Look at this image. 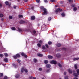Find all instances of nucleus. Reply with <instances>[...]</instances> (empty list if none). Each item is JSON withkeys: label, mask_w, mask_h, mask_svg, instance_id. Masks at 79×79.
<instances>
[{"label": "nucleus", "mask_w": 79, "mask_h": 79, "mask_svg": "<svg viewBox=\"0 0 79 79\" xmlns=\"http://www.w3.org/2000/svg\"><path fill=\"white\" fill-rule=\"evenodd\" d=\"M13 57L15 59H16L17 58H19V57H20V55L19 54H17L15 56H14Z\"/></svg>", "instance_id": "20e7f679"}, {"label": "nucleus", "mask_w": 79, "mask_h": 79, "mask_svg": "<svg viewBox=\"0 0 79 79\" xmlns=\"http://www.w3.org/2000/svg\"><path fill=\"white\" fill-rule=\"evenodd\" d=\"M50 70L49 69H48L46 71V73H50Z\"/></svg>", "instance_id": "393cba45"}, {"label": "nucleus", "mask_w": 79, "mask_h": 79, "mask_svg": "<svg viewBox=\"0 0 79 79\" xmlns=\"http://www.w3.org/2000/svg\"><path fill=\"white\" fill-rule=\"evenodd\" d=\"M44 63L47 64V63H48V61L47 60H45L44 61Z\"/></svg>", "instance_id": "c85d7f7f"}, {"label": "nucleus", "mask_w": 79, "mask_h": 79, "mask_svg": "<svg viewBox=\"0 0 79 79\" xmlns=\"http://www.w3.org/2000/svg\"><path fill=\"white\" fill-rule=\"evenodd\" d=\"M24 23H25V21H24L21 20L20 22V24H24Z\"/></svg>", "instance_id": "f8f14e48"}, {"label": "nucleus", "mask_w": 79, "mask_h": 79, "mask_svg": "<svg viewBox=\"0 0 79 79\" xmlns=\"http://www.w3.org/2000/svg\"><path fill=\"white\" fill-rule=\"evenodd\" d=\"M68 1L69 2H71V3L73 2V1H72V0H68Z\"/></svg>", "instance_id": "8fccbe9b"}, {"label": "nucleus", "mask_w": 79, "mask_h": 79, "mask_svg": "<svg viewBox=\"0 0 79 79\" xmlns=\"http://www.w3.org/2000/svg\"><path fill=\"white\" fill-rule=\"evenodd\" d=\"M19 77V74H17L15 76V77L16 78H18V77Z\"/></svg>", "instance_id": "5701e85b"}, {"label": "nucleus", "mask_w": 79, "mask_h": 79, "mask_svg": "<svg viewBox=\"0 0 79 79\" xmlns=\"http://www.w3.org/2000/svg\"><path fill=\"white\" fill-rule=\"evenodd\" d=\"M73 79H78L77 77H74V78Z\"/></svg>", "instance_id": "052dcab7"}, {"label": "nucleus", "mask_w": 79, "mask_h": 79, "mask_svg": "<svg viewBox=\"0 0 79 79\" xmlns=\"http://www.w3.org/2000/svg\"><path fill=\"white\" fill-rule=\"evenodd\" d=\"M31 9H32V10H33L34 9V7H32L31 8Z\"/></svg>", "instance_id": "0e129e2a"}, {"label": "nucleus", "mask_w": 79, "mask_h": 79, "mask_svg": "<svg viewBox=\"0 0 79 79\" xmlns=\"http://www.w3.org/2000/svg\"><path fill=\"white\" fill-rule=\"evenodd\" d=\"M52 64H56L57 63V62L56 61L52 60L50 62Z\"/></svg>", "instance_id": "423d86ee"}, {"label": "nucleus", "mask_w": 79, "mask_h": 79, "mask_svg": "<svg viewBox=\"0 0 79 79\" xmlns=\"http://www.w3.org/2000/svg\"><path fill=\"white\" fill-rule=\"evenodd\" d=\"M52 19V18L51 17H49L48 18V20L50 21Z\"/></svg>", "instance_id": "c03bdc74"}, {"label": "nucleus", "mask_w": 79, "mask_h": 79, "mask_svg": "<svg viewBox=\"0 0 79 79\" xmlns=\"http://www.w3.org/2000/svg\"><path fill=\"white\" fill-rule=\"evenodd\" d=\"M68 71L70 73H72V71L71 70V69H68Z\"/></svg>", "instance_id": "2eb2a0df"}, {"label": "nucleus", "mask_w": 79, "mask_h": 79, "mask_svg": "<svg viewBox=\"0 0 79 79\" xmlns=\"http://www.w3.org/2000/svg\"><path fill=\"white\" fill-rule=\"evenodd\" d=\"M3 55L2 54H0V57H3Z\"/></svg>", "instance_id": "58836bf2"}, {"label": "nucleus", "mask_w": 79, "mask_h": 79, "mask_svg": "<svg viewBox=\"0 0 79 79\" xmlns=\"http://www.w3.org/2000/svg\"><path fill=\"white\" fill-rule=\"evenodd\" d=\"M13 8L14 9H16V6H13Z\"/></svg>", "instance_id": "3c124183"}, {"label": "nucleus", "mask_w": 79, "mask_h": 79, "mask_svg": "<svg viewBox=\"0 0 79 79\" xmlns=\"http://www.w3.org/2000/svg\"><path fill=\"white\" fill-rule=\"evenodd\" d=\"M21 55H22V56H25V58H27V55L24 54V53H21Z\"/></svg>", "instance_id": "1a4fd4ad"}, {"label": "nucleus", "mask_w": 79, "mask_h": 79, "mask_svg": "<svg viewBox=\"0 0 79 79\" xmlns=\"http://www.w3.org/2000/svg\"><path fill=\"white\" fill-rule=\"evenodd\" d=\"M57 47H60V46H61V44L60 43L58 44H57Z\"/></svg>", "instance_id": "72a5a7b5"}, {"label": "nucleus", "mask_w": 79, "mask_h": 79, "mask_svg": "<svg viewBox=\"0 0 79 79\" xmlns=\"http://www.w3.org/2000/svg\"><path fill=\"white\" fill-rule=\"evenodd\" d=\"M33 79H36V78H35V77H33Z\"/></svg>", "instance_id": "e2e57ef3"}, {"label": "nucleus", "mask_w": 79, "mask_h": 79, "mask_svg": "<svg viewBox=\"0 0 79 79\" xmlns=\"http://www.w3.org/2000/svg\"><path fill=\"white\" fill-rule=\"evenodd\" d=\"M5 3L6 5H8L9 6L11 5V2L9 3V2L8 1H6Z\"/></svg>", "instance_id": "39448f33"}, {"label": "nucleus", "mask_w": 79, "mask_h": 79, "mask_svg": "<svg viewBox=\"0 0 79 79\" xmlns=\"http://www.w3.org/2000/svg\"><path fill=\"white\" fill-rule=\"evenodd\" d=\"M42 49L43 50H45V46H43L42 47Z\"/></svg>", "instance_id": "b1692460"}, {"label": "nucleus", "mask_w": 79, "mask_h": 79, "mask_svg": "<svg viewBox=\"0 0 79 79\" xmlns=\"http://www.w3.org/2000/svg\"><path fill=\"white\" fill-rule=\"evenodd\" d=\"M61 15H62V16L64 17L65 16V14H64V13H63L61 14Z\"/></svg>", "instance_id": "bb28decb"}, {"label": "nucleus", "mask_w": 79, "mask_h": 79, "mask_svg": "<svg viewBox=\"0 0 79 79\" xmlns=\"http://www.w3.org/2000/svg\"><path fill=\"white\" fill-rule=\"evenodd\" d=\"M34 62H35V63H36L37 61V60L36 59H34Z\"/></svg>", "instance_id": "473e14b6"}, {"label": "nucleus", "mask_w": 79, "mask_h": 79, "mask_svg": "<svg viewBox=\"0 0 79 79\" xmlns=\"http://www.w3.org/2000/svg\"><path fill=\"white\" fill-rule=\"evenodd\" d=\"M73 76H75V77H78V75H77V73H73Z\"/></svg>", "instance_id": "dca6fc26"}, {"label": "nucleus", "mask_w": 79, "mask_h": 79, "mask_svg": "<svg viewBox=\"0 0 79 79\" xmlns=\"http://www.w3.org/2000/svg\"><path fill=\"white\" fill-rule=\"evenodd\" d=\"M3 76V74L2 73H0V77H1Z\"/></svg>", "instance_id": "c756f323"}, {"label": "nucleus", "mask_w": 79, "mask_h": 79, "mask_svg": "<svg viewBox=\"0 0 79 79\" xmlns=\"http://www.w3.org/2000/svg\"><path fill=\"white\" fill-rule=\"evenodd\" d=\"M71 6L72 7H74V6H75V4H73Z\"/></svg>", "instance_id": "49530a36"}, {"label": "nucleus", "mask_w": 79, "mask_h": 79, "mask_svg": "<svg viewBox=\"0 0 79 79\" xmlns=\"http://www.w3.org/2000/svg\"><path fill=\"white\" fill-rule=\"evenodd\" d=\"M21 71L22 72H23V71H25V73H27V72H28V70H27V69H24V67H22Z\"/></svg>", "instance_id": "f257e3e1"}, {"label": "nucleus", "mask_w": 79, "mask_h": 79, "mask_svg": "<svg viewBox=\"0 0 79 79\" xmlns=\"http://www.w3.org/2000/svg\"><path fill=\"white\" fill-rule=\"evenodd\" d=\"M50 1L51 2H55V0H50Z\"/></svg>", "instance_id": "37998d69"}, {"label": "nucleus", "mask_w": 79, "mask_h": 79, "mask_svg": "<svg viewBox=\"0 0 79 79\" xmlns=\"http://www.w3.org/2000/svg\"><path fill=\"white\" fill-rule=\"evenodd\" d=\"M12 65L13 66H14V68H16V67H17V66H16V64H12Z\"/></svg>", "instance_id": "412c9836"}, {"label": "nucleus", "mask_w": 79, "mask_h": 79, "mask_svg": "<svg viewBox=\"0 0 79 79\" xmlns=\"http://www.w3.org/2000/svg\"><path fill=\"white\" fill-rule=\"evenodd\" d=\"M19 0H17V1H19Z\"/></svg>", "instance_id": "774afa93"}, {"label": "nucleus", "mask_w": 79, "mask_h": 79, "mask_svg": "<svg viewBox=\"0 0 79 79\" xmlns=\"http://www.w3.org/2000/svg\"><path fill=\"white\" fill-rule=\"evenodd\" d=\"M46 47H47V48H48V45L47 44H46Z\"/></svg>", "instance_id": "603ef678"}, {"label": "nucleus", "mask_w": 79, "mask_h": 79, "mask_svg": "<svg viewBox=\"0 0 79 79\" xmlns=\"http://www.w3.org/2000/svg\"><path fill=\"white\" fill-rule=\"evenodd\" d=\"M64 78L65 79H68V77L67 76H65L64 77Z\"/></svg>", "instance_id": "c9c22d12"}, {"label": "nucleus", "mask_w": 79, "mask_h": 79, "mask_svg": "<svg viewBox=\"0 0 79 79\" xmlns=\"http://www.w3.org/2000/svg\"><path fill=\"white\" fill-rule=\"evenodd\" d=\"M44 15H47V9L44 8L43 9Z\"/></svg>", "instance_id": "f03ea898"}, {"label": "nucleus", "mask_w": 79, "mask_h": 79, "mask_svg": "<svg viewBox=\"0 0 79 79\" xmlns=\"http://www.w3.org/2000/svg\"><path fill=\"white\" fill-rule=\"evenodd\" d=\"M44 2H45V3H47L48 2L47 1V0H44Z\"/></svg>", "instance_id": "a18cd8bd"}, {"label": "nucleus", "mask_w": 79, "mask_h": 79, "mask_svg": "<svg viewBox=\"0 0 79 79\" xmlns=\"http://www.w3.org/2000/svg\"><path fill=\"white\" fill-rule=\"evenodd\" d=\"M77 10V8L76 7H74L73 8V11H76Z\"/></svg>", "instance_id": "cd10ccee"}, {"label": "nucleus", "mask_w": 79, "mask_h": 79, "mask_svg": "<svg viewBox=\"0 0 79 79\" xmlns=\"http://www.w3.org/2000/svg\"><path fill=\"white\" fill-rule=\"evenodd\" d=\"M36 1L37 3H39L40 2V0H36Z\"/></svg>", "instance_id": "09e8293b"}, {"label": "nucleus", "mask_w": 79, "mask_h": 79, "mask_svg": "<svg viewBox=\"0 0 79 79\" xmlns=\"http://www.w3.org/2000/svg\"><path fill=\"white\" fill-rule=\"evenodd\" d=\"M17 61L18 62V63H19L20 62H21V60H19V59H18L17 60Z\"/></svg>", "instance_id": "f704fd0d"}, {"label": "nucleus", "mask_w": 79, "mask_h": 79, "mask_svg": "<svg viewBox=\"0 0 79 79\" xmlns=\"http://www.w3.org/2000/svg\"><path fill=\"white\" fill-rule=\"evenodd\" d=\"M4 79H8V77L6 76H5Z\"/></svg>", "instance_id": "ea45409f"}, {"label": "nucleus", "mask_w": 79, "mask_h": 79, "mask_svg": "<svg viewBox=\"0 0 79 79\" xmlns=\"http://www.w3.org/2000/svg\"><path fill=\"white\" fill-rule=\"evenodd\" d=\"M64 75H66V72H64Z\"/></svg>", "instance_id": "4d7b16f0"}, {"label": "nucleus", "mask_w": 79, "mask_h": 79, "mask_svg": "<svg viewBox=\"0 0 79 79\" xmlns=\"http://www.w3.org/2000/svg\"><path fill=\"white\" fill-rule=\"evenodd\" d=\"M2 5L1 3H0V8H2Z\"/></svg>", "instance_id": "bf43d9fd"}, {"label": "nucleus", "mask_w": 79, "mask_h": 79, "mask_svg": "<svg viewBox=\"0 0 79 79\" xmlns=\"http://www.w3.org/2000/svg\"><path fill=\"white\" fill-rule=\"evenodd\" d=\"M39 43H40V44H42V41H41V40H40L39 41Z\"/></svg>", "instance_id": "864d4df0"}, {"label": "nucleus", "mask_w": 79, "mask_h": 79, "mask_svg": "<svg viewBox=\"0 0 79 79\" xmlns=\"http://www.w3.org/2000/svg\"><path fill=\"white\" fill-rule=\"evenodd\" d=\"M79 59V58H76L73 59L74 61H76V60H78Z\"/></svg>", "instance_id": "6ab92c4d"}, {"label": "nucleus", "mask_w": 79, "mask_h": 79, "mask_svg": "<svg viewBox=\"0 0 79 79\" xmlns=\"http://www.w3.org/2000/svg\"><path fill=\"white\" fill-rule=\"evenodd\" d=\"M24 1L25 2H28V0H24Z\"/></svg>", "instance_id": "5fc2aeb1"}, {"label": "nucleus", "mask_w": 79, "mask_h": 79, "mask_svg": "<svg viewBox=\"0 0 79 79\" xmlns=\"http://www.w3.org/2000/svg\"><path fill=\"white\" fill-rule=\"evenodd\" d=\"M60 3H63V2H62V1Z\"/></svg>", "instance_id": "69168bd1"}, {"label": "nucleus", "mask_w": 79, "mask_h": 79, "mask_svg": "<svg viewBox=\"0 0 79 79\" xmlns=\"http://www.w3.org/2000/svg\"><path fill=\"white\" fill-rule=\"evenodd\" d=\"M56 56H57V57H60V54L59 53H58V54H57Z\"/></svg>", "instance_id": "2f4dec72"}, {"label": "nucleus", "mask_w": 79, "mask_h": 79, "mask_svg": "<svg viewBox=\"0 0 79 79\" xmlns=\"http://www.w3.org/2000/svg\"><path fill=\"white\" fill-rule=\"evenodd\" d=\"M77 73L78 75H79V69H77L76 70Z\"/></svg>", "instance_id": "f3484780"}, {"label": "nucleus", "mask_w": 79, "mask_h": 79, "mask_svg": "<svg viewBox=\"0 0 79 79\" xmlns=\"http://www.w3.org/2000/svg\"><path fill=\"white\" fill-rule=\"evenodd\" d=\"M33 32L34 34H35V33H36V31H34Z\"/></svg>", "instance_id": "6e6d98bb"}, {"label": "nucleus", "mask_w": 79, "mask_h": 79, "mask_svg": "<svg viewBox=\"0 0 79 79\" xmlns=\"http://www.w3.org/2000/svg\"><path fill=\"white\" fill-rule=\"evenodd\" d=\"M19 18H23V15H19Z\"/></svg>", "instance_id": "4c0bfd02"}, {"label": "nucleus", "mask_w": 79, "mask_h": 79, "mask_svg": "<svg viewBox=\"0 0 79 79\" xmlns=\"http://www.w3.org/2000/svg\"><path fill=\"white\" fill-rule=\"evenodd\" d=\"M37 46L39 47H41V45L40 44L38 43L37 44Z\"/></svg>", "instance_id": "7c9ffc66"}, {"label": "nucleus", "mask_w": 79, "mask_h": 79, "mask_svg": "<svg viewBox=\"0 0 79 79\" xmlns=\"http://www.w3.org/2000/svg\"><path fill=\"white\" fill-rule=\"evenodd\" d=\"M1 20L2 21H3V20H4V19L2 18H1Z\"/></svg>", "instance_id": "680f3d73"}, {"label": "nucleus", "mask_w": 79, "mask_h": 79, "mask_svg": "<svg viewBox=\"0 0 79 79\" xmlns=\"http://www.w3.org/2000/svg\"><path fill=\"white\" fill-rule=\"evenodd\" d=\"M4 61L6 63H7L8 61V59L6 58H5L4 59Z\"/></svg>", "instance_id": "0eeeda50"}, {"label": "nucleus", "mask_w": 79, "mask_h": 79, "mask_svg": "<svg viewBox=\"0 0 79 79\" xmlns=\"http://www.w3.org/2000/svg\"><path fill=\"white\" fill-rule=\"evenodd\" d=\"M74 66H75V69H77V64L75 65Z\"/></svg>", "instance_id": "e433bc0d"}, {"label": "nucleus", "mask_w": 79, "mask_h": 79, "mask_svg": "<svg viewBox=\"0 0 79 79\" xmlns=\"http://www.w3.org/2000/svg\"><path fill=\"white\" fill-rule=\"evenodd\" d=\"M48 58H49L50 59H52V58H53V56H52L50 55H48Z\"/></svg>", "instance_id": "9b49d317"}, {"label": "nucleus", "mask_w": 79, "mask_h": 79, "mask_svg": "<svg viewBox=\"0 0 79 79\" xmlns=\"http://www.w3.org/2000/svg\"><path fill=\"white\" fill-rule=\"evenodd\" d=\"M57 64L60 68H61L62 67V65L60 63H58Z\"/></svg>", "instance_id": "4468645a"}, {"label": "nucleus", "mask_w": 79, "mask_h": 79, "mask_svg": "<svg viewBox=\"0 0 79 79\" xmlns=\"http://www.w3.org/2000/svg\"><path fill=\"white\" fill-rule=\"evenodd\" d=\"M4 55L6 57H7L8 56V54L7 53H4Z\"/></svg>", "instance_id": "a211bd4d"}, {"label": "nucleus", "mask_w": 79, "mask_h": 79, "mask_svg": "<svg viewBox=\"0 0 79 79\" xmlns=\"http://www.w3.org/2000/svg\"><path fill=\"white\" fill-rule=\"evenodd\" d=\"M3 16V14H0V17L1 18H2Z\"/></svg>", "instance_id": "a878e982"}, {"label": "nucleus", "mask_w": 79, "mask_h": 79, "mask_svg": "<svg viewBox=\"0 0 79 79\" xmlns=\"http://www.w3.org/2000/svg\"><path fill=\"white\" fill-rule=\"evenodd\" d=\"M18 31H19V32H22V29H21L20 28H18Z\"/></svg>", "instance_id": "aec40b11"}, {"label": "nucleus", "mask_w": 79, "mask_h": 79, "mask_svg": "<svg viewBox=\"0 0 79 79\" xmlns=\"http://www.w3.org/2000/svg\"><path fill=\"white\" fill-rule=\"evenodd\" d=\"M37 55L38 56H39L40 57H42L43 56V55L42 54H40V53H38L37 54Z\"/></svg>", "instance_id": "9d476101"}, {"label": "nucleus", "mask_w": 79, "mask_h": 79, "mask_svg": "<svg viewBox=\"0 0 79 79\" xmlns=\"http://www.w3.org/2000/svg\"><path fill=\"white\" fill-rule=\"evenodd\" d=\"M35 16H32L31 17V20H34V19H35Z\"/></svg>", "instance_id": "ddd939ff"}, {"label": "nucleus", "mask_w": 79, "mask_h": 79, "mask_svg": "<svg viewBox=\"0 0 79 79\" xmlns=\"http://www.w3.org/2000/svg\"><path fill=\"white\" fill-rule=\"evenodd\" d=\"M11 29H12V30H16V28H15L14 27H13L11 28Z\"/></svg>", "instance_id": "a19ab883"}, {"label": "nucleus", "mask_w": 79, "mask_h": 79, "mask_svg": "<svg viewBox=\"0 0 79 79\" xmlns=\"http://www.w3.org/2000/svg\"><path fill=\"white\" fill-rule=\"evenodd\" d=\"M46 67L47 68H50L51 67V65L50 64H47L46 65Z\"/></svg>", "instance_id": "6e6552de"}, {"label": "nucleus", "mask_w": 79, "mask_h": 79, "mask_svg": "<svg viewBox=\"0 0 79 79\" xmlns=\"http://www.w3.org/2000/svg\"><path fill=\"white\" fill-rule=\"evenodd\" d=\"M62 11V9L59 8L57 9L56 10L55 12L56 13H58V12H61V11Z\"/></svg>", "instance_id": "7ed1b4c3"}, {"label": "nucleus", "mask_w": 79, "mask_h": 79, "mask_svg": "<svg viewBox=\"0 0 79 79\" xmlns=\"http://www.w3.org/2000/svg\"><path fill=\"white\" fill-rule=\"evenodd\" d=\"M12 16H9V19H12Z\"/></svg>", "instance_id": "de8ad7c7"}, {"label": "nucleus", "mask_w": 79, "mask_h": 79, "mask_svg": "<svg viewBox=\"0 0 79 79\" xmlns=\"http://www.w3.org/2000/svg\"><path fill=\"white\" fill-rule=\"evenodd\" d=\"M38 70L39 71H42V68H39L38 69Z\"/></svg>", "instance_id": "4be33fe9"}, {"label": "nucleus", "mask_w": 79, "mask_h": 79, "mask_svg": "<svg viewBox=\"0 0 79 79\" xmlns=\"http://www.w3.org/2000/svg\"><path fill=\"white\" fill-rule=\"evenodd\" d=\"M63 49L64 50H65V48H64Z\"/></svg>", "instance_id": "338daca9"}, {"label": "nucleus", "mask_w": 79, "mask_h": 79, "mask_svg": "<svg viewBox=\"0 0 79 79\" xmlns=\"http://www.w3.org/2000/svg\"><path fill=\"white\" fill-rule=\"evenodd\" d=\"M25 31H26V32H29V30H28L27 29L25 30Z\"/></svg>", "instance_id": "13d9d810"}, {"label": "nucleus", "mask_w": 79, "mask_h": 79, "mask_svg": "<svg viewBox=\"0 0 79 79\" xmlns=\"http://www.w3.org/2000/svg\"><path fill=\"white\" fill-rule=\"evenodd\" d=\"M48 44L49 45H51V44H52V42H48Z\"/></svg>", "instance_id": "79ce46f5"}]
</instances>
